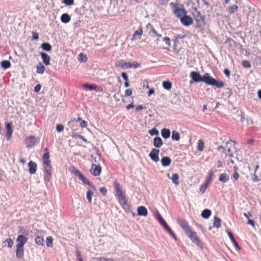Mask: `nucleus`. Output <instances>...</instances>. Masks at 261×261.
Listing matches in <instances>:
<instances>
[{
	"label": "nucleus",
	"instance_id": "1",
	"mask_svg": "<svg viewBox=\"0 0 261 261\" xmlns=\"http://www.w3.org/2000/svg\"><path fill=\"white\" fill-rule=\"evenodd\" d=\"M190 76L195 82H203L208 85L215 86L219 88L223 87L225 85L223 82L217 81L211 77L208 73H206L203 76H201L199 72L192 71L190 73Z\"/></svg>",
	"mask_w": 261,
	"mask_h": 261
},
{
	"label": "nucleus",
	"instance_id": "2",
	"mask_svg": "<svg viewBox=\"0 0 261 261\" xmlns=\"http://www.w3.org/2000/svg\"><path fill=\"white\" fill-rule=\"evenodd\" d=\"M115 189L118 201L126 212H130V206L127 203L125 195L120 187L119 184L116 181L114 182Z\"/></svg>",
	"mask_w": 261,
	"mask_h": 261
},
{
	"label": "nucleus",
	"instance_id": "3",
	"mask_svg": "<svg viewBox=\"0 0 261 261\" xmlns=\"http://www.w3.org/2000/svg\"><path fill=\"white\" fill-rule=\"evenodd\" d=\"M191 240V241L200 248H203V244L200 241L197 233L192 230V228L185 233Z\"/></svg>",
	"mask_w": 261,
	"mask_h": 261
},
{
	"label": "nucleus",
	"instance_id": "4",
	"mask_svg": "<svg viewBox=\"0 0 261 261\" xmlns=\"http://www.w3.org/2000/svg\"><path fill=\"white\" fill-rule=\"evenodd\" d=\"M43 168L44 171L46 173V175L44 176V180L45 181H49L52 174V168L51 166V162L49 163H43Z\"/></svg>",
	"mask_w": 261,
	"mask_h": 261
},
{
	"label": "nucleus",
	"instance_id": "5",
	"mask_svg": "<svg viewBox=\"0 0 261 261\" xmlns=\"http://www.w3.org/2000/svg\"><path fill=\"white\" fill-rule=\"evenodd\" d=\"M72 172L74 174L75 176H77L78 178L83 181L84 184L87 185L88 186L89 184H90V182L89 180L87 179L77 169L73 168Z\"/></svg>",
	"mask_w": 261,
	"mask_h": 261
},
{
	"label": "nucleus",
	"instance_id": "6",
	"mask_svg": "<svg viewBox=\"0 0 261 261\" xmlns=\"http://www.w3.org/2000/svg\"><path fill=\"white\" fill-rule=\"evenodd\" d=\"M181 23L185 26H189L193 24V20L192 18L186 14H185L180 19Z\"/></svg>",
	"mask_w": 261,
	"mask_h": 261
},
{
	"label": "nucleus",
	"instance_id": "7",
	"mask_svg": "<svg viewBox=\"0 0 261 261\" xmlns=\"http://www.w3.org/2000/svg\"><path fill=\"white\" fill-rule=\"evenodd\" d=\"M177 223L182 228L185 233L192 228V227L189 225L188 223L184 219L178 218Z\"/></svg>",
	"mask_w": 261,
	"mask_h": 261
},
{
	"label": "nucleus",
	"instance_id": "8",
	"mask_svg": "<svg viewBox=\"0 0 261 261\" xmlns=\"http://www.w3.org/2000/svg\"><path fill=\"white\" fill-rule=\"evenodd\" d=\"M90 173L95 176H98L101 172V168L100 165L92 164L90 170Z\"/></svg>",
	"mask_w": 261,
	"mask_h": 261
},
{
	"label": "nucleus",
	"instance_id": "9",
	"mask_svg": "<svg viewBox=\"0 0 261 261\" xmlns=\"http://www.w3.org/2000/svg\"><path fill=\"white\" fill-rule=\"evenodd\" d=\"M159 150L153 148L149 154V156L152 161L157 162L159 161Z\"/></svg>",
	"mask_w": 261,
	"mask_h": 261
},
{
	"label": "nucleus",
	"instance_id": "10",
	"mask_svg": "<svg viewBox=\"0 0 261 261\" xmlns=\"http://www.w3.org/2000/svg\"><path fill=\"white\" fill-rule=\"evenodd\" d=\"M27 147L31 148L35 146L37 143V138L34 136H31L28 137L26 140Z\"/></svg>",
	"mask_w": 261,
	"mask_h": 261
},
{
	"label": "nucleus",
	"instance_id": "11",
	"mask_svg": "<svg viewBox=\"0 0 261 261\" xmlns=\"http://www.w3.org/2000/svg\"><path fill=\"white\" fill-rule=\"evenodd\" d=\"M28 238L22 234L19 235L16 239L17 244L16 246L23 247L24 244L27 242Z\"/></svg>",
	"mask_w": 261,
	"mask_h": 261
},
{
	"label": "nucleus",
	"instance_id": "12",
	"mask_svg": "<svg viewBox=\"0 0 261 261\" xmlns=\"http://www.w3.org/2000/svg\"><path fill=\"white\" fill-rule=\"evenodd\" d=\"M173 13L178 18L180 19L185 14L187 13V11L184 8L182 9L176 8L174 9Z\"/></svg>",
	"mask_w": 261,
	"mask_h": 261
},
{
	"label": "nucleus",
	"instance_id": "13",
	"mask_svg": "<svg viewBox=\"0 0 261 261\" xmlns=\"http://www.w3.org/2000/svg\"><path fill=\"white\" fill-rule=\"evenodd\" d=\"M6 137L7 140H9L13 133V127L12 123L11 122L6 123Z\"/></svg>",
	"mask_w": 261,
	"mask_h": 261
},
{
	"label": "nucleus",
	"instance_id": "14",
	"mask_svg": "<svg viewBox=\"0 0 261 261\" xmlns=\"http://www.w3.org/2000/svg\"><path fill=\"white\" fill-rule=\"evenodd\" d=\"M29 171L31 174H34L36 172L37 165V164L31 161L28 163Z\"/></svg>",
	"mask_w": 261,
	"mask_h": 261
},
{
	"label": "nucleus",
	"instance_id": "15",
	"mask_svg": "<svg viewBox=\"0 0 261 261\" xmlns=\"http://www.w3.org/2000/svg\"><path fill=\"white\" fill-rule=\"evenodd\" d=\"M40 55L42 59L43 63L47 66L50 65V57L49 56L44 52L40 53Z\"/></svg>",
	"mask_w": 261,
	"mask_h": 261
},
{
	"label": "nucleus",
	"instance_id": "16",
	"mask_svg": "<svg viewBox=\"0 0 261 261\" xmlns=\"http://www.w3.org/2000/svg\"><path fill=\"white\" fill-rule=\"evenodd\" d=\"M137 214L140 216H146L148 214L147 208L144 206H140L137 208Z\"/></svg>",
	"mask_w": 261,
	"mask_h": 261
},
{
	"label": "nucleus",
	"instance_id": "17",
	"mask_svg": "<svg viewBox=\"0 0 261 261\" xmlns=\"http://www.w3.org/2000/svg\"><path fill=\"white\" fill-rule=\"evenodd\" d=\"M153 146L155 148H160L163 144V141L162 139L159 137H155L153 139Z\"/></svg>",
	"mask_w": 261,
	"mask_h": 261
},
{
	"label": "nucleus",
	"instance_id": "18",
	"mask_svg": "<svg viewBox=\"0 0 261 261\" xmlns=\"http://www.w3.org/2000/svg\"><path fill=\"white\" fill-rule=\"evenodd\" d=\"M226 231L227 232V234H228V235L230 240L231 241L232 243L234 244L235 247L236 248H237V249H238L239 250H240L241 249V247L239 246L238 243L236 241L233 233L230 230H227Z\"/></svg>",
	"mask_w": 261,
	"mask_h": 261
},
{
	"label": "nucleus",
	"instance_id": "19",
	"mask_svg": "<svg viewBox=\"0 0 261 261\" xmlns=\"http://www.w3.org/2000/svg\"><path fill=\"white\" fill-rule=\"evenodd\" d=\"M16 256L17 258H21L24 255L23 247L16 246Z\"/></svg>",
	"mask_w": 261,
	"mask_h": 261
},
{
	"label": "nucleus",
	"instance_id": "20",
	"mask_svg": "<svg viewBox=\"0 0 261 261\" xmlns=\"http://www.w3.org/2000/svg\"><path fill=\"white\" fill-rule=\"evenodd\" d=\"M167 176L170 178L173 183L175 184L176 185H178L179 184V182L178 181L179 179V175L177 173H173L171 177H170L169 173L167 174Z\"/></svg>",
	"mask_w": 261,
	"mask_h": 261
},
{
	"label": "nucleus",
	"instance_id": "21",
	"mask_svg": "<svg viewBox=\"0 0 261 261\" xmlns=\"http://www.w3.org/2000/svg\"><path fill=\"white\" fill-rule=\"evenodd\" d=\"M161 163L163 166H168L171 163V160L168 156H164L161 159Z\"/></svg>",
	"mask_w": 261,
	"mask_h": 261
},
{
	"label": "nucleus",
	"instance_id": "22",
	"mask_svg": "<svg viewBox=\"0 0 261 261\" xmlns=\"http://www.w3.org/2000/svg\"><path fill=\"white\" fill-rule=\"evenodd\" d=\"M170 131L169 129L164 128L161 130V135L164 139H168L170 136Z\"/></svg>",
	"mask_w": 261,
	"mask_h": 261
},
{
	"label": "nucleus",
	"instance_id": "23",
	"mask_svg": "<svg viewBox=\"0 0 261 261\" xmlns=\"http://www.w3.org/2000/svg\"><path fill=\"white\" fill-rule=\"evenodd\" d=\"M118 66H119L121 68L123 69L130 68L133 66V65L130 62H126L123 61H121L119 62Z\"/></svg>",
	"mask_w": 261,
	"mask_h": 261
},
{
	"label": "nucleus",
	"instance_id": "24",
	"mask_svg": "<svg viewBox=\"0 0 261 261\" xmlns=\"http://www.w3.org/2000/svg\"><path fill=\"white\" fill-rule=\"evenodd\" d=\"M71 20L70 16L67 13H64L61 16V21L63 23H67Z\"/></svg>",
	"mask_w": 261,
	"mask_h": 261
},
{
	"label": "nucleus",
	"instance_id": "25",
	"mask_svg": "<svg viewBox=\"0 0 261 261\" xmlns=\"http://www.w3.org/2000/svg\"><path fill=\"white\" fill-rule=\"evenodd\" d=\"M211 211L209 209H204L202 211L201 216L204 219H208L211 215Z\"/></svg>",
	"mask_w": 261,
	"mask_h": 261
},
{
	"label": "nucleus",
	"instance_id": "26",
	"mask_svg": "<svg viewBox=\"0 0 261 261\" xmlns=\"http://www.w3.org/2000/svg\"><path fill=\"white\" fill-rule=\"evenodd\" d=\"M229 179V177L227 174L222 173L219 176V180L223 183H225L228 181Z\"/></svg>",
	"mask_w": 261,
	"mask_h": 261
},
{
	"label": "nucleus",
	"instance_id": "27",
	"mask_svg": "<svg viewBox=\"0 0 261 261\" xmlns=\"http://www.w3.org/2000/svg\"><path fill=\"white\" fill-rule=\"evenodd\" d=\"M259 168L258 165H256L255 166L254 172V173L251 175V178L254 182H257L259 181V178L256 174V172L258 169Z\"/></svg>",
	"mask_w": 261,
	"mask_h": 261
},
{
	"label": "nucleus",
	"instance_id": "28",
	"mask_svg": "<svg viewBox=\"0 0 261 261\" xmlns=\"http://www.w3.org/2000/svg\"><path fill=\"white\" fill-rule=\"evenodd\" d=\"M143 34V30L142 28H139L138 30L136 31L133 35L130 40L134 41L136 39L137 36H141Z\"/></svg>",
	"mask_w": 261,
	"mask_h": 261
},
{
	"label": "nucleus",
	"instance_id": "29",
	"mask_svg": "<svg viewBox=\"0 0 261 261\" xmlns=\"http://www.w3.org/2000/svg\"><path fill=\"white\" fill-rule=\"evenodd\" d=\"M214 221L213 222V227L219 228L221 226V220L217 216L214 217Z\"/></svg>",
	"mask_w": 261,
	"mask_h": 261
},
{
	"label": "nucleus",
	"instance_id": "30",
	"mask_svg": "<svg viewBox=\"0 0 261 261\" xmlns=\"http://www.w3.org/2000/svg\"><path fill=\"white\" fill-rule=\"evenodd\" d=\"M36 69L37 73L39 74H42L44 72L45 67L42 65L41 63L39 62L36 66Z\"/></svg>",
	"mask_w": 261,
	"mask_h": 261
},
{
	"label": "nucleus",
	"instance_id": "31",
	"mask_svg": "<svg viewBox=\"0 0 261 261\" xmlns=\"http://www.w3.org/2000/svg\"><path fill=\"white\" fill-rule=\"evenodd\" d=\"M42 48L47 51H50L52 49V46L48 42H44L41 44Z\"/></svg>",
	"mask_w": 261,
	"mask_h": 261
},
{
	"label": "nucleus",
	"instance_id": "32",
	"mask_svg": "<svg viewBox=\"0 0 261 261\" xmlns=\"http://www.w3.org/2000/svg\"><path fill=\"white\" fill-rule=\"evenodd\" d=\"M171 138L173 140L178 141L180 138L179 133L176 130H173Z\"/></svg>",
	"mask_w": 261,
	"mask_h": 261
},
{
	"label": "nucleus",
	"instance_id": "33",
	"mask_svg": "<svg viewBox=\"0 0 261 261\" xmlns=\"http://www.w3.org/2000/svg\"><path fill=\"white\" fill-rule=\"evenodd\" d=\"M2 67L5 69H8L11 67V63L8 60H3L1 63Z\"/></svg>",
	"mask_w": 261,
	"mask_h": 261
},
{
	"label": "nucleus",
	"instance_id": "34",
	"mask_svg": "<svg viewBox=\"0 0 261 261\" xmlns=\"http://www.w3.org/2000/svg\"><path fill=\"white\" fill-rule=\"evenodd\" d=\"M90 261H115L112 258H106L104 257H92Z\"/></svg>",
	"mask_w": 261,
	"mask_h": 261
},
{
	"label": "nucleus",
	"instance_id": "35",
	"mask_svg": "<svg viewBox=\"0 0 261 261\" xmlns=\"http://www.w3.org/2000/svg\"><path fill=\"white\" fill-rule=\"evenodd\" d=\"M163 87L166 90H170L172 88V83L169 81H164L163 82Z\"/></svg>",
	"mask_w": 261,
	"mask_h": 261
},
{
	"label": "nucleus",
	"instance_id": "36",
	"mask_svg": "<svg viewBox=\"0 0 261 261\" xmlns=\"http://www.w3.org/2000/svg\"><path fill=\"white\" fill-rule=\"evenodd\" d=\"M35 241L36 244L39 246L44 245V239L42 237H37L35 238Z\"/></svg>",
	"mask_w": 261,
	"mask_h": 261
},
{
	"label": "nucleus",
	"instance_id": "37",
	"mask_svg": "<svg viewBox=\"0 0 261 261\" xmlns=\"http://www.w3.org/2000/svg\"><path fill=\"white\" fill-rule=\"evenodd\" d=\"M71 136L74 139L79 138L82 140L84 142H87V140L84 136L81 135H79L75 133H72Z\"/></svg>",
	"mask_w": 261,
	"mask_h": 261
},
{
	"label": "nucleus",
	"instance_id": "38",
	"mask_svg": "<svg viewBox=\"0 0 261 261\" xmlns=\"http://www.w3.org/2000/svg\"><path fill=\"white\" fill-rule=\"evenodd\" d=\"M6 243L8 244V247L10 248L12 247L14 244L13 241L10 238H8L3 242V244H5L4 246H6Z\"/></svg>",
	"mask_w": 261,
	"mask_h": 261
},
{
	"label": "nucleus",
	"instance_id": "39",
	"mask_svg": "<svg viewBox=\"0 0 261 261\" xmlns=\"http://www.w3.org/2000/svg\"><path fill=\"white\" fill-rule=\"evenodd\" d=\"M43 163L47 162H50V160H49V152H45L42 157Z\"/></svg>",
	"mask_w": 261,
	"mask_h": 261
},
{
	"label": "nucleus",
	"instance_id": "40",
	"mask_svg": "<svg viewBox=\"0 0 261 261\" xmlns=\"http://www.w3.org/2000/svg\"><path fill=\"white\" fill-rule=\"evenodd\" d=\"M93 195V192L90 191L89 189L88 190L86 194V198L88 201L89 203H91L92 201V196Z\"/></svg>",
	"mask_w": 261,
	"mask_h": 261
},
{
	"label": "nucleus",
	"instance_id": "41",
	"mask_svg": "<svg viewBox=\"0 0 261 261\" xmlns=\"http://www.w3.org/2000/svg\"><path fill=\"white\" fill-rule=\"evenodd\" d=\"M156 217L158 221L162 226L166 223L158 212L156 213Z\"/></svg>",
	"mask_w": 261,
	"mask_h": 261
},
{
	"label": "nucleus",
	"instance_id": "42",
	"mask_svg": "<svg viewBox=\"0 0 261 261\" xmlns=\"http://www.w3.org/2000/svg\"><path fill=\"white\" fill-rule=\"evenodd\" d=\"M79 56V61L80 62H86L87 61V58L83 53H81Z\"/></svg>",
	"mask_w": 261,
	"mask_h": 261
},
{
	"label": "nucleus",
	"instance_id": "43",
	"mask_svg": "<svg viewBox=\"0 0 261 261\" xmlns=\"http://www.w3.org/2000/svg\"><path fill=\"white\" fill-rule=\"evenodd\" d=\"M238 9V7L236 5H233L229 7V12L230 14L234 13Z\"/></svg>",
	"mask_w": 261,
	"mask_h": 261
},
{
	"label": "nucleus",
	"instance_id": "44",
	"mask_svg": "<svg viewBox=\"0 0 261 261\" xmlns=\"http://www.w3.org/2000/svg\"><path fill=\"white\" fill-rule=\"evenodd\" d=\"M46 246L48 247H50L53 246V239L52 237H48L46 238Z\"/></svg>",
	"mask_w": 261,
	"mask_h": 261
},
{
	"label": "nucleus",
	"instance_id": "45",
	"mask_svg": "<svg viewBox=\"0 0 261 261\" xmlns=\"http://www.w3.org/2000/svg\"><path fill=\"white\" fill-rule=\"evenodd\" d=\"M204 143L202 140H199L198 143L197 149L199 151H202L204 149Z\"/></svg>",
	"mask_w": 261,
	"mask_h": 261
},
{
	"label": "nucleus",
	"instance_id": "46",
	"mask_svg": "<svg viewBox=\"0 0 261 261\" xmlns=\"http://www.w3.org/2000/svg\"><path fill=\"white\" fill-rule=\"evenodd\" d=\"M148 133L152 136H157L159 133V131L155 128H153L152 129L149 130Z\"/></svg>",
	"mask_w": 261,
	"mask_h": 261
},
{
	"label": "nucleus",
	"instance_id": "47",
	"mask_svg": "<svg viewBox=\"0 0 261 261\" xmlns=\"http://www.w3.org/2000/svg\"><path fill=\"white\" fill-rule=\"evenodd\" d=\"M242 65L244 68H250L251 66L250 63L247 60H243L242 63Z\"/></svg>",
	"mask_w": 261,
	"mask_h": 261
},
{
	"label": "nucleus",
	"instance_id": "48",
	"mask_svg": "<svg viewBox=\"0 0 261 261\" xmlns=\"http://www.w3.org/2000/svg\"><path fill=\"white\" fill-rule=\"evenodd\" d=\"M85 88H87L90 90H96L97 86L95 85H91L86 84L84 85Z\"/></svg>",
	"mask_w": 261,
	"mask_h": 261
},
{
	"label": "nucleus",
	"instance_id": "49",
	"mask_svg": "<svg viewBox=\"0 0 261 261\" xmlns=\"http://www.w3.org/2000/svg\"><path fill=\"white\" fill-rule=\"evenodd\" d=\"M74 2V0H62V2L66 6L73 5Z\"/></svg>",
	"mask_w": 261,
	"mask_h": 261
},
{
	"label": "nucleus",
	"instance_id": "50",
	"mask_svg": "<svg viewBox=\"0 0 261 261\" xmlns=\"http://www.w3.org/2000/svg\"><path fill=\"white\" fill-rule=\"evenodd\" d=\"M64 128V127L62 124H58L56 126V129L59 133L62 132Z\"/></svg>",
	"mask_w": 261,
	"mask_h": 261
},
{
	"label": "nucleus",
	"instance_id": "51",
	"mask_svg": "<svg viewBox=\"0 0 261 261\" xmlns=\"http://www.w3.org/2000/svg\"><path fill=\"white\" fill-rule=\"evenodd\" d=\"M185 37H186L185 35H180V34L177 35L175 36V39L174 40V42L175 43H176V42H177V39H183Z\"/></svg>",
	"mask_w": 261,
	"mask_h": 261
},
{
	"label": "nucleus",
	"instance_id": "52",
	"mask_svg": "<svg viewBox=\"0 0 261 261\" xmlns=\"http://www.w3.org/2000/svg\"><path fill=\"white\" fill-rule=\"evenodd\" d=\"M163 40L166 43L168 47L170 46V39L168 37L163 38Z\"/></svg>",
	"mask_w": 261,
	"mask_h": 261
},
{
	"label": "nucleus",
	"instance_id": "53",
	"mask_svg": "<svg viewBox=\"0 0 261 261\" xmlns=\"http://www.w3.org/2000/svg\"><path fill=\"white\" fill-rule=\"evenodd\" d=\"M207 184L206 183L202 184L200 187V191L204 193L207 188Z\"/></svg>",
	"mask_w": 261,
	"mask_h": 261
},
{
	"label": "nucleus",
	"instance_id": "54",
	"mask_svg": "<svg viewBox=\"0 0 261 261\" xmlns=\"http://www.w3.org/2000/svg\"><path fill=\"white\" fill-rule=\"evenodd\" d=\"M163 226L167 230V231L170 233H172V230L171 229V228L169 227V226L168 225V224L166 223L164 224Z\"/></svg>",
	"mask_w": 261,
	"mask_h": 261
},
{
	"label": "nucleus",
	"instance_id": "55",
	"mask_svg": "<svg viewBox=\"0 0 261 261\" xmlns=\"http://www.w3.org/2000/svg\"><path fill=\"white\" fill-rule=\"evenodd\" d=\"M99 191L103 195H106V194L107 193V189L105 187H101L99 189Z\"/></svg>",
	"mask_w": 261,
	"mask_h": 261
},
{
	"label": "nucleus",
	"instance_id": "56",
	"mask_svg": "<svg viewBox=\"0 0 261 261\" xmlns=\"http://www.w3.org/2000/svg\"><path fill=\"white\" fill-rule=\"evenodd\" d=\"M132 94V90L131 89H127L125 91V96H129Z\"/></svg>",
	"mask_w": 261,
	"mask_h": 261
},
{
	"label": "nucleus",
	"instance_id": "57",
	"mask_svg": "<svg viewBox=\"0 0 261 261\" xmlns=\"http://www.w3.org/2000/svg\"><path fill=\"white\" fill-rule=\"evenodd\" d=\"M80 123V126L82 128L86 127L87 126V122L84 120H82Z\"/></svg>",
	"mask_w": 261,
	"mask_h": 261
},
{
	"label": "nucleus",
	"instance_id": "58",
	"mask_svg": "<svg viewBox=\"0 0 261 261\" xmlns=\"http://www.w3.org/2000/svg\"><path fill=\"white\" fill-rule=\"evenodd\" d=\"M32 35H33V36H32L33 39L35 40H38L39 36H38V34H37V33L35 32H32Z\"/></svg>",
	"mask_w": 261,
	"mask_h": 261
},
{
	"label": "nucleus",
	"instance_id": "59",
	"mask_svg": "<svg viewBox=\"0 0 261 261\" xmlns=\"http://www.w3.org/2000/svg\"><path fill=\"white\" fill-rule=\"evenodd\" d=\"M76 256L78 258L79 261H83V259L81 256V252L79 250H76Z\"/></svg>",
	"mask_w": 261,
	"mask_h": 261
},
{
	"label": "nucleus",
	"instance_id": "60",
	"mask_svg": "<svg viewBox=\"0 0 261 261\" xmlns=\"http://www.w3.org/2000/svg\"><path fill=\"white\" fill-rule=\"evenodd\" d=\"M121 76H122V78L125 81H128V77L127 74V73L126 72H122L121 73Z\"/></svg>",
	"mask_w": 261,
	"mask_h": 261
},
{
	"label": "nucleus",
	"instance_id": "61",
	"mask_svg": "<svg viewBox=\"0 0 261 261\" xmlns=\"http://www.w3.org/2000/svg\"><path fill=\"white\" fill-rule=\"evenodd\" d=\"M41 86L40 84L37 85L34 88V91L38 92L41 89Z\"/></svg>",
	"mask_w": 261,
	"mask_h": 261
},
{
	"label": "nucleus",
	"instance_id": "62",
	"mask_svg": "<svg viewBox=\"0 0 261 261\" xmlns=\"http://www.w3.org/2000/svg\"><path fill=\"white\" fill-rule=\"evenodd\" d=\"M217 150H218V151H221L222 150V152H224V153H226V149L222 146H219L217 148Z\"/></svg>",
	"mask_w": 261,
	"mask_h": 261
},
{
	"label": "nucleus",
	"instance_id": "63",
	"mask_svg": "<svg viewBox=\"0 0 261 261\" xmlns=\"http://www.w3.org/2000/svg\"><path fill=\"white\" fill-rule=\"evenodd\" d=\"M151 30L153 33H154L157 37H161V35L158 33L156 30L154 29L153 27H151Z\"/></svg>",
	"mask_w": 261,
	"mask_h": 261
},
{
	"label": "nucleus",
	"instance_id": "64",
	"mask_svg": "<svg viewBox=\"0 0 261 261\" xmlns=\"http://www.w3.org/2000/svg\"><path fill=\"white\" fill-rule=\"evenodd\" d=\"M233 177L235 180H238L239 177V174L237 171H235L233 174Z\"/></svg>",
	"mask_w": 261,
	"mask_h": 261
}]
</instances>
